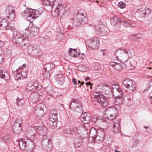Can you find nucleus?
Listing matches in <instances>:
<instances>
[{"mask_svg": "<svg viewBox=\"0 0 152 152\" xmlns=\"http://www.w3.org/2000/svg\"><path fill=\"white\" fill-rule=\"evenodd\" d=\"M43 4L45 6L52 5L55 9L52 11V15L54 17L59 15L62 17L66 12V4L61 2V0H55L53 3L49 0H42Z\"/></svg>", "mask_w": 152, "mask_h": 152, "instance_id": "obj_1", "label": "nucleus"}, {"mask_svg": "<svg viewBox=\"0 0 152 152\" xmlns=\"http://www.w3.org/2000/svg\"><path fill=\"white\" fill-rule=\"evenodd\" d=\"M68 15L74 16L75 15H76L75 17L71 19L74 20L73 23L75 25L80 26L87 23L88 18L87 14L83 9H80L76 12H75L74 9L72 7L68 8Z\"/></svg>", "mask_w": 152, "mask_h": 152, "instance_id": "obj_2", "label": "nucleus"}, {"mask_svg": "<svg viewBox=\"0 0 152 152\" xmlns=\"http://www.w3.org/2000/svg\"><path fill=\"white\" fill-rule=\"evenodd\" d=\"M14 31L12 37L13 41L17 44H23L28 39L29 34L28 31L27 30H24L20 32Z\"/></svg>", "mask_w": 152, "mask_h": 152, "instance_id": "obj_3", "label": "nucleus"}, {"mask_svg": "<svg viewBox=\"0 0 152 152\" xmlns=\"http://www.w3.org/2000/svg\"><path fill=\"white\" fill-rule=\"evenodd\" d=\"M116 112V110L114 107L107 108L104 113L103 118L102 119V121L103 122L107 123L108 120H112V122L113 123L115 119L116 120H120L117 118V113Z\"/></svg>", "mask_w": 152, "mask_h": 152, "instance_id": "obj_4", "label": "nucleus"}, {"mask_svg": "<svg viewBox=\"0 0 152 152\" xmlns=\"http://www.w3.org/2000/svg\"><path fill=\"white\" fill-rule=\"evenodd\" d=\"M41 142L43 149L48 152H50L53 149L52 140L48 139L47 135L42 136L41 139Z\"/></svg>", "mask_w": 152, "mask_h": 152, "instance_id": "obj_5", "label": "nucleus"}, {"mask_svg": "<svg viewBox=\"0 0 152 152\" xmlns=\"http://www.w3.org/2000/svg\"><path fill=\"white\" fill-rule=\"evenodd\" d=\"M27 51L29 55L33 57L40 56L42 52L39 46L30 45L28 46Z\"/></svg>", "mask_w": 152, "mask_h": 152, "instance_id": "obj_6", "label": "nucleus"}, {"mask_svg": "<svg viewBox=\"0 0 152 152\" xmlns=\"http://www.w3.org/2000/svg\"><path fill=\"white\" fill-rule=\"evenodd\" d=\"M68 130H67V134L72 135L75 133L77 132L80 135L81 134H86L87 132L86 131H84V128L80 123H77L75 124V127L72 128H68Z\"/></svg>", "mask_w": 152, "mask_h": 152, "instance_id": "obj_7", "label": "nucleus"}, {"mask_svg": "<svg viewBox=\"0 0 152 152\" xmlns=\"http://www.w3.org/2000/svg\"><path fill=\"white\" fill-rule=\"evenodd\" d=\"M46 107L44 104H39L35 107L34 113L37 116H43L46 113Z\"/></svg>", "mask_w": 152, "mask_h": 152, "instance_id": "obj_8", "label": "nucleus"}, {"mask_svg": "<svg viewBox=\"0 0 152 152\" xmlns=\"http://www.w3.org/2000/svg\"><path fill=\"white\" fill-rule=\"evenodd\" d=\"M88 45L87 46V49L91 50L98 48L99 45V41L98 38H92L88 40Z\"/></svg>", "mask_w": 152, "mask_h": 152, "instance_id": "obj_9", "label": "nucleus"}, {"mask_svg": "<svg viewBox=\"0 0 152 152\" xmlns=\"http://www.w3.org/2000/svg\"><path fill=\"white\" fill-rule=\"evenodd\" d=\"M7 21H9L7 20L6 18L1 20L0 19V27L1 28V29L3 30H11L14 31L15 30L14 24L9 23Z\"/></svg>", "mask_w": 152, "mask_h": 152, "instance_id": "obj_10", "label": "nucleus"}, {"mask_svg": "<svg viewBox=\"0 0 152 152\" xmlns=\"http://www.w3.org/2000/svg\"><path fill=\"white\" fill-rule=\"evenodd\" d=\"M76 101L75 100H72L70 103L69 108L76 112L81 113L83 110L82 104L79 102L76 103Z\"/></svg>", "mask_w": 152, "mask_h": 152, "instance_id": "obj_11", "label": "nucleus"}, {"mask_svg": "<svg viewBox=\"0 0 152 152\" xmlns=\"http://www.w3.org/2000/svg\"><path fill=\"white\" fill-rule=\"evenodd\" d=\"M123 84L126 88L131 91H135L137 87L135 83L128 78L123 80Z\"/></svg>", "mask_w": 152, "mask_h": 152, "instance_id": "obj_12", "label": "nucleus"}, {"mask_svg": "<svg viewBox=\"0 0 152 152\" xmlns=\"http://www.w3.org/2000/svg\"><path fill=\"white\" fill-rule=\"evenodd\" d=\"M94 97L95 100L98 102L103 107H105L108 105V101L103 94H97L94 95Z\"/></svg>", "mask_w": 152, "mask_h": 152, "instance_id": "obj_13", "label": "nucleus"}, {"mask_svg": "<svg viewBox=\"0 0 152 152\" xmlns=\"http://www.w3.org/2000/svg\"><path fill=\"white\" fill-rule=\"evenodd\" d=\"M6 18L8 21L13 20L15 17L16 13L14 8L12 7L9 6L6 9Z\"/></svg>", "mask_w": 152, "mask_h": 152, "instance_id": "obj_14", "label": "nucleus"}, {"mask_svg": "<svg viewBox=\"0 0 152 152\" xmlns=\"http://www.w3.org/2000/svg\"><path fill=\"white\" fill-rule=\"evenodd\" d=\"M22 16L30 22L33 21L31 9L28 8L22 12Z\"/></svg>", "mask_w": 152, "mask_h": 152, "instance_id": "obj_15", "label": "nucleus"}, {"mask_svg": "<svg viewBox=\"0 0 152 152\" xmlns=\"http://www.w3.org/2000/svg\"><path fill=\"white\" fill-rule=\"evenodd\" d=\"M30 26V25L28 28L25 30H27L28 31L29 33V36L31 37H34L37 34L39 31V28L34 25H32L31 26Z\"/></svg>", "mask_w": 152, "mask_h": 152, "instance_id": "obj_16", "label": "nucleus"}, {"mask_svg": "<svg viewBox=\"0 0 152 152\" xmlns=\"http://www.w3.org/2000/svg\"><path fill=\"white\" fill-rule=\"evenodd\" d=\"M31 10L33 21L38 18L42 13L44 11L43 8L42 7L40 8L37 10L31 9Z\"/></svg>", "mask_w": 152, "mask_h": 152, "instance_id": "obj_17", "label": "nucleus"}, {"mask_svg": "<svg viewBox=\"0 0 152 152\" xmlns=\"http://www.w3.org/2000/svg\"><path fill=\"white\" fill-rule=\"evenodd\" d=\"M112 92L114 95H115L116 98L119 99H121L122 98V94L123 92L121 89L119 88L118 86L112 88Z\"/></svg>", "mask_w": 152, "mask_h": 152, "instance_id": "obj_18", "label": "nucleus"}, {"mask_svg": "<svg viewBox=\"0 0 152 152\" xmlns=\"http://www.w3.org/2000/svg\"><path fill=\"white\" fill-rule=\"evenodd\" d=\"M113 123L112 130L116 134L120 132V120H116L115 119Z\"/></svg>", "mask_w": 152, "mask_h": 152, "instance_id": "obj_19", "label": "nucleus"}, {"mask_svg": "<svg viewBox=\"0 0 152 152\" xmlns=\"http://www.w3.org/2000/svg\"><path fill=\"white\" fill-rule=\"evenodd\" d=\"M36 131L39 134L42 136L46 135L45 134L48 133V129L45 126H37Z\"/></svg>", "mask_w": 152, "mask_h": 152, "instance_id": "obj_20", "label": "nucleus"}, {"mask_svg": "<svg viewBox=\"0 0 152 152\" xmlns=\"http://www.w3.org/2000/svg\"><path fill=\"white\" fill-rule=\"evenodd\" d=\"M0 77L3 79L6 82H8L10 80V75L9 73L7 72H5L2 70H0Z\"/></svg>", "mask_w": 152, "mask_h": 152, "instance_id": "obj_21", "label": "nucleus"}, {"mask_svg": "<svg viewBox=\"0 0 152 152\" xmlns=\"http://www.w3.org/2000/svg\"><path fill=\"white\" fill-rule=\"evenodd\" d=\"M133 97V94L132 93L130 94H128L124 99V102L128 106L131 105L132 104Z\"/></svg>", "mask_w": 152, "mask_h": 152, "instance_id": "obj_22", "label": "nucleus"}, {"mask_svg": "<svg viewBox=\"0 0 152 152\" xmlns=\"http://www.w3.org/2000/svg\"><path fill=\"white\" fill-rule=\"evenodd\" d=\"M138 12L143 14L144 15H146L147 13L150 12V10L149 8H147L144 5H141L140 8L138 9L137 10Z\"/></svg>", "mask_w": 152, "mask_h": 152, "instance_id": "obj_23", "label": "nucleus"}, {"mask_svg": "<svg viewBox=\"0 0 152 152\" xmlns=\"http://www.w3.org/2000/svg\"><path fill=\"white\" fill-rule=\"evenodd\" d=\"M55 77L57 81L60 85H62L64 83L65 78L62 74H58L55 76Z\"/></svg>", "mask_w": 152, "mask_h": 152, "instance_id": "obj_24", "label": "nucleus"}, {"mask_svg": "<svg viewBox=\"0 0 152 152\" xmlns=\"http://www.w3.org/2000/svg\"><path fill=\"white\" fill-rule=\"evenodd\" d=\"M79 53V50H77L75 49L70 48L68 50L69 55L72 57H77L78 56Z\"/></svg>", "mask_w": 152, "mask_h": 152, "instance_id": "obj_25", "label": "nucleus"}, {"mask_svg": "<svg viewBox=\"0 0 152 152\" xmlns=\"http://www.w3.org/2000/svg\"><path fill=\"white\" fill-rule=\"evenodd\" d=\"M121 20H120L119 18L116 16L113 17L111 19V24L113 26H115L119 23L121 24Z\"/></svg>", "mask_w": 152, "mask_h": 152, "instance_id": "obj_26", "label": "nucleus"}, {"mask_svg": "<svg viewBox=\"0 0 152 152\" xmlns=\"http://www.w3.org/2000/svg\"><path fill=\"white\" fill-rule=\"evenodd\" d=\"M98 134H97L95 137V140L97 141H102L104 139L105 133L103 132L99 131H98Z\"/></svg>", "mask_w": 152, "mask_h": 152, "instance_id": "obj_27", "label": "nucleus"}, {"mask_svg": "<svg viewBox=\"0 0 152 152\" xmlns=\"http://www.w3.org/2000/svg\"><path fill=\"white\" fill-rule=\"evenodd\" d=\"M22 129V126L18 125V124H14L12 126V130L13 132L16 134L20 133L21 130Z\"/></svg>", "mask_w": 152, "mask_h": 152, "instance_id": "obj_28", "label": "nucleus"}, {"mask_svg": "<svg viewBox=\"0 0 152 152\" xmlns=\"http://www.w3.org/2000/svg\"><path fill=\"white\" fill-rule=\"evenodd\" d=\"M81 117L82 119V121L85 124L88 123L91 119L90 117L87 115L86 112H85L82 114L81 115Z\"/></svg>", "mask_w": 152, "mask_h": 152, "instance_id": "obj_29", "label": "nucleus"}, {"mask_svg": "<svg viewBox=\"0 0 152 152\" xmlns=\"http://www.w3.org/2000/svg\"><path fill=\"white\" fill-rule=\"evenodd\" d=\"M89 133L90 136L92 138H94L96 137L98 132L95 128L92 127L90 130Z\"/></svg>", "mask_w": 152, "mask_h": 152, "instance_id": "obj_30", "label": "nucleus"}, {"mask_svg": "<svg viewBox=\"0 0 152 152\" xmlns=\"http://www.w3.org/2000/svg\"><path fill=\"white\" fill-rule=\"evenodd\" d=\"M128 53V51H126L123 49L122 50L117 51L115 53V54L117 55L116 57L118 58V56L122 57L124 54H127Z\"/></svg>", "mask_w": 152, "mask_h": 152, "instance_id": "obj_31", "label": "nucleus"}, {"mask_svg": "<svg viewBox=\"0 0 152 152\" xmlns=\"http://www.w3.org/2000/svg\"><path fill=\"white\" fill-rule=\"evenodd\" d=\"M93 28L95 29L96 31V33L99 34L101 33V29L102 28L101 25L98 23H96L93 26Z\"/></svg>", "mask_w": 152, "mask_h": 152, "instance_id": "obj_32", "label": "nucleus"}, {"mask_svg": "<svg viewBox=\"0 0 152 152\" xmlns=\"http://www.w3.org/2000/svg\"><path fill=\"white\" fill-rule=\"evenodd\" d=\"M80 137L79 138L78 140V142H79L82 145L84 142V141L86 139V138L87 137V134H81Z\"/></svg>", "mask_w": 152, "mask_h": 152, "instance_id": "obj_33", "label": "nucleus"}, {"mask_svg": "<svg viewBox=\"0 0 152 152\" xmlns=\"http://www.w3.org/2000/svg\"><path fill=\"white\" fill-rule=\"evenodd\" d=\"M121 24H122L124 26L127 27H134V26H133L131 23L126 21L124 20H122L121 21Z\"/></svg>", "mask_w": 152, "mask_h": 152, "instance_id": "obj_34", "label": "nucleus"}, {"mask_svg": "<svg viewBox=\"0 0 152 152\" xmlns=\"http://www.w3.org/2000/svg\"><path fill=\"white\" fill-rule=\"evenodd\" d=\"M43 88L44 89L45 91L47 93L50 95L51 94L52 92V88L50 86H49L48 85L47 87H44Z\"/></svg>", "mask_w": 152, "mask_h": 152, "instance_id": "obj_35", "label": "nucleus"}, {"mask_svg": "<svg viewBox=\"0 0 152 152\" xmlns=\"http://www.w3.org/2000/svg\"><path fill=\"white\" fill-rule=\"evenodd\" d=\"M103 88L105 93L108 94L112 92L111 88L108 86L106 85L103 87Z\"/></svg>", "mask_w": 152, "mask_h": 152, "instance_id": "obj_36", "label": "nucleus"}, {"mask_svg": "<svg viewBox=\"0 0 152 152\" xmlns=\"http://www.w3.org/2000/svg\"><path fill=\"white\" fill-rule=\"evenodd\" d=\"M30 98L33 102H36L38 101V95L37 94H31Z\"/></svg>", "mask_w": 152, "mask_h": 152, "instance_id": "obj_37", "label": "nucleus"}, {"mask_svg": "<svg viewBox=\"0 0 152 152\" xmlns=\"http://www.w3.org/2000/svg\"><path fill=\"white\" fill-rule=\"evenodd\" d=\"M142 37V34H137L135 35H132L131 36V38L134 39L135 40H137V39H140Z\"/></svg>", "mask_w": 152, "mask_h": 152, "instance_id": "obj_38", "label": "nucleus"}, {"mask_svg": "<svg viewBox=\"0 0 152 152\" xmlns=\"http://www.w3.org/2000/svg\"><path fill=\"white\" fill-rule=\"evenodd\" d=\"M34 84V86L35 87V89H36L37 90H40L42 88V86L40 84H39L37 82H35L33 83Z\"/></svg>", "mask_w": 152, "mask_h": 152, "instance_id": "obj_39", "label": "nucleus"}, {"mask_svg": "<svg viewBox=\"0 0 152 152\" xmlns=\"http://www.w3.org/2000/svg\"><path fill=\"white\" fill-rule=\"evenodd\" d=\"M50 120L52 122H54L55 121H57V115H50L49 116Z\"/></svg>", "mask_w": 152, "mask_h": 152, "instance_id": "obj_40", "label": "nucleus"}, {"mask_svg": "<svg viewBox=\"0 0 152 152\" xmlns=\"http://www.w3.org/2000/svg\"><path fill=\"white\" fill-rule=\"evenodd\" d=\"M10 135H7L3 136L1 138V139L3 140L4 142H6L10 140Z\"/></svg>", "mask_w": 152, "mask_h": 152, "instance_id": "obj_41", "label": "nucleus"}, {"mask_svg": "<svg viewBox=\"0 0 152 152\" xmlns=\"http://www.w3.org/2000/svg\"><path fill=\"white\" fill-rule=\"evenodd\" d=\"M107 29V28H102L101 29V33L100 34H102V35L103 36L107 35V32L106 31Z\"/></svg>", "mask_w": 152, "mask_h": 152, "instance_id": "obj_42", "label": "nucleus"}, {"mask_svg": "<svg viewBox=\"0 0 152 152\" xmlns=\"http://www.w3.org/2000/svg\"><path fill=\"white\" fill-rule=\"evenodd\" d=\"M14 124H18V125H19L20 126H22V121L20 118H17L16 121H15Z\"/></svg>", "mask_w": 152, "mask_h": 152, "instance_id": "obj_43", "label": "nucleus"}, {"mask_svg": "<svg viewBox=\"0 0 152 152\" xmlns=\"http://www.w3.org/2000/svg\"><path fill=\"white\" fill-rule=\"evenodd\" d=\"M27 135L28 136V137H30L31 138V139H30V140H32V141L33 142V140H31V139H32L34 138V139H35L37 137L36 134H34L33 133H31L29 134L28 133V134H27ZM26 138L27 139V138Z\"/></svg>", "mask_w": 152, "mask_h": 152, "instance_id": "obj_44", "label": "nucleus"}, {"mask_svg": "<svg viewBox=\"0 0 152 152\" xmlns=\"http://www.w3.org/2000/svg\"><path fill=\"white\" fill-rule=\"evenodd\" d=\"M17 105L19 106H22L24 103V101L23 99H20L18 100L16 102Z\"/></svg>", "mask_w": 152, "mask_h": 152, "instance_id": "obj_45", "label": "nucleus"}, {"mask_svg": "<svg viewBox=\"0 0 152 152\" xmlns=\"http://www.w3.org/2000/svg\"><path fill=\"white\" fill-rule=\"evenodd\" d=\"M78 70L82 72H86L88 70L87 67H78Z\"/></svg>", "mask_w": 152, "mask_h": 152, "instance_id": "obj_46", "label": "nucleus"}, {"mask_svg": "<svg viewBox=\"0 0 152 152\" xmlns=\"http://www.w3.org/2000/svg\"><path fill=\"white\" fill-rule=\"evenodd\" d=\"M27 88L29 91H32V90H33V88H32V83H28L27 85Z\"/></svg>", "mask_w": 152, "mask_h": 152, "instance_id": "obj_47", "label": "nucleus"}, {"mask_svg": "<svg viewBox=\"0 0 152 152\" xmlns=\"http://www.w3.org/2000/svg\"><path fill=\"white\" fill-rule=\"evenodd\" d=\"M126 6L125 4L123 2H120L118 4V7L122 9L125 8Z\"/></svg>", "mask_w": 152, "mask_h": 152, "instance_id": "obj_48", "label": "nucleus"}, {"mask_svg": "<svg viewBox=\"0 0 152 152\" xmlns=\"http://www.w3.org/2000/svg\"><path fill=\"white\" fill-rule=\"evenodd\" d=\"M43 74L44 75H47L48 76H46V77H48V76H50V74L49 73V71L48 70H47V69L46 68H44V69L43 70Z\"/></svg>", "mask_w": 152, "mask_h": 152, "instance_id": "obj_49", "label": "nucleus"}, {"mask_svg": "<svg viewBox=\"0 0 152 152\" xmlns=\"http://www.w3.org/2000/svg\"><path fill=\"white\" fill-rule=\"evenodd\" d=\"M18 67V69H16V72L17 73L21 74L22 72L24 69V68H23V67Z\"/></svg>", "mask_w": 152, "mask_h": 152, "instance_id": "obj_50", "label": "nucleus"}, {"mask_svg": "<svg viewBox=\"0 0 152 152\" xmlns=\"http://www.w3.org/2000/svg\"><path fill=\"white\" fill-rule=\"evenodd\" d=\"M23 79L26 78L27 77V72L24 71L23 70L21 73Z\"/></svg>", "mask_w": 152, "mask_h": 152, "instance_id": "obj_51", "label": "nucleus"}, {"mask_svg": "<svg viewBox=\"0 0 152 152\" xmlns=\"http://www.w3.org/2000/svg\"><path fill=\"white\" fill-rule=\"evenodd\" d=\"M22 77V76L21 74L17 73L15 76V78L16 80H18L20 79H21Z\"/></svg>", "mask_w": 152, "mask_h": 152, "instance_id": "obj_52", "label": "nucleus"}, {"mask_svg": "<svg viewBox=\"0 0 152 152\" xmlns=\"http://www.w3.org/2000/svg\"><path fill=\"white\" fill-rule=\"evenodd\" d=\"M110 65L112 66H120L121 65L119 63L115 62H112L110 63Z\"/></svg>", "mask_w": 152, "mask_h": 152, "instance_id": "obj_53", "label": "nucleus"}, {"mask_svg": "<svg viewBox=\"0 0 152 152\" xmlns=\"http://www.w3.org/2000/svg\"><path fill=\"white\" fill-rule=\"evenodd\" d=\"M85 57V54L84 53H82L81 54L79 53L78 54V56L77 57H78L79 59H80L81 60H82Z\"/></svg>", "mask_w": 152, "mask_h": 152, "instance_id": "obj_54", "label": "nucleus"}, {"mask_svg": "<svg viewBox=\"0 0 152 152\" xmlns=\"http://www.w3.org/2000/svg\"><path fill=\"white\" fill-rule=\"evenodd\" d=\"M113 69L116 72H119L122 69V67H113Z\"/></svg>", "mask_w": 152, "mask_h": 152, "instance_id": "obj_55", "label": "nucleus"}, {"mask_svg": "<svg viewBox=\"0 0 152 152\" xmlns=\"http://www.w3.org/2000/svg\"><path fill=\"white\" fill-rule=\"evenodd\" d=\"M79 142H77L75 143L74 146L75 148H78L80 147L82 145Z\"/></svg>", "mask_w": 152, "mask_h": 152, "instance_id": "obj_56", "label": "nucleus"}, {"mask_svg": "<svg viewBox=\"0 0 152 152\" xmlns=\"http://www.w3.org/2000/svg\"><path fill=\"white\" fill-rule=\"evenodd\" d=\"M50 115H58L57 111L55 110H53L51 111Z\"/></svg>", "mask_w": 152, "mask_h": 152, "instance_id": "obj_57", "label": "nucleus"}, {"mask_svg": "<svg viewBox=\"0 0 152 152\" xmlns=\"http://www.w3.org/2000/svg\"><path fill=\"white\" fill-rule=\"evenodd\" d=\"M57 121H55L54 122H52L53 123V127L54 129L56 128L57 127Z\"/></svg>", "mask_w": 152, "mask_h": 152, "instance_id": "obj_58", "label": "nucleus"}, {"mask_svg": "<svg viewBox=\"0 0 152 152\" xmlns=\"http://www.w3.org/2000/svg\"><path fill=\"white\" fill-rule=\"evenodd\" d=\"M53 64L52 63H49L46 64L45 66H53Z\"/></svg>", "mask_w": 152, "mask_h": 152, "instance_id": "obj_59", "label": "nucleus"}, {"mask_svg": "<svg viewBox=\"0 0 152 152\" xmlns=\"http://www.w3.org/2000/svg\"><path fill=\"white\" fill-rule=\"evenodd\" d=\"M60 37H61V38H60L59 37V36H58V39H59V40L61 41L62 39H63L64 38V35L63 34H60Z\"/></svg>", "mask_w": 152, "mask_h": 152, "instance_id": "obj_60", "label": "nucleus"}, {"mask_svg": "<svg viewBox=\"0 0 152 152\" xmlns=\"http://www.w3.org/2000/svg\"><path fill=\"white\" fill-rule=\"evenodd\" d=\"M133 142L135 144V145H136L138 144L139 141L137 140H134Z\"/></svg>", "mask_w": 152, "mask_h": 152, "instance_id": "obj_61", "label": "nucleus"}, {"mask_svg": "<svg viewBox=\"0 0 152 152\" xmlns=\"http://www.w3.org/2000/svg\"><path fill=\"white\" fill-rule=\"evenodd\" d=\"M72 82L75 85H76L77 84V82L76 81L75 78H73Z\"/></svg>", "mask_w": 152, "mask_h": 152, "instance_id": "obj_62", "label": "nucleus"}, {"mask_svg": "<svg viewBox=\"0 0 152 152\" xmlns=\"http://www.w3.org/2000/svg\"><path fill=\"white\" fill-rule=\"evenodd\" d=\"M32 88H33V90H32V92H35L37 91L36 89L35 88V87L34 86V83H32Z\"/></svg>", "mask_w": 152, "mask_h": 152, "instance_id": "obj_63", "label": "nucleus"}, {"mask_svg": "<svg viewBox=\"0 0 152 152\" xmlns=\"http://www.w3.org/2000/svg\"><path fill=\"white\" fill-rule=\"evenodd\" d=\"M92 121H93L94 122H96V121L98 122V120L97 119V118H92Z\"/></svg>", "mask_w": 152, "mask_h": 152, "instance_id": "obj_64", "label": "nucleus"}]
</instances>
